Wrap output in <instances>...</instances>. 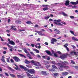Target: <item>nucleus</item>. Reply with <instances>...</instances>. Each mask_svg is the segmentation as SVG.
I'll return each mask as SVG.
<instances>
[{
  "label": "nucleus",
  "mask_w": 78,
  "mask_h": 78,
  "mask_svg": "<svg viewBox=\"0 0 78 78\" xmlns=\"http://www.w3.org/2000/svg\"><path fill=\"white\" fill-rule=\"evenodd\" d=\"M27 71L28 72H29L30 73H31V74H33V73H34L35 71L33 69H31L30 70L28 69Z\"/></svg>",
  "instance_id": "obj_6"
},
{
  "label": "nucleus",
  "mask_w": 78,
  "mask_h": 78,
  "mask_svg": "<svg viewBox=\"0 0 78 78\" xmlns=\"http://www.w3.org/2000/svg\"><path fill=\"white\" fill-rule=\"evenodd\" d=\"M44 44L46 45H48V42H45Z\"/></svg>",
  "instance_id": "obj_54"
},
{
  "label": "nucleus",
  "mask_w": 78,
  "mask_h": 78,
  "mask_svg": "<svg viewBox=\"0 0 78 78\" xmlns=\"http://www.w3.org/2000/svg\"><path fill=\"white\" fill-rule=\"evenodd\" d=\"M71 62L72 64H75V62L73 60H71Z\"/></svg>",
  "instance_id": "obj_40"
},
{
  "label": "nucleus",
  "mask_w": 78,
  "mask_h": 78,
  "mask_svg": "<svg viewBox=\"0 0 78 78\" xmlns=\"http://www.w3.org/2000/svg\"><path fill=\"white\" fill-rule=\"evenodd\" d=\"M50 67V65H47L46 66V67L47 69H49V67Z\"/></svg>",
  "instance_id": "obj_44"
},
{
  "label": "nucleus",
  "mask_w": 78,
  "mask_h": 78,
  "mask_svg": "<svg viewBox=\"0 0 78 78\" xmlns=\"http://www.w3.org/2000/svg\"><path fill=\"white\" fill-rule=\"evenodd\" d=\"M33 50L34 51H36L37 53H39V51L37 49H33Z\"/></svg>",
  "instance_id": "obj_24"
},
{
  "label": "nucleus",
  "mask_w": 78,
  "mask_h": 78,
  "mask_svg": "<svg viewBox=\"0 0 78 78\" xmlns=\"http://www.w3.org/2000/svg\"><path fill=\"white\" fill-rule=\"evenodd\" d=\"M7 62H10L9 58H7Z\"/></svg>",
  "instance_id": "obj_43"
},
{
  "label": "nucleus",
  "mask_w": 78,
  "mask_h": 78,
  "mask_svg": "<svg viewBox=\"0 0 78 78\" xmlns=\"http://www.w3.org/2000/svg\"><path fill=\"white\" fill-rule=\"evenodd\" d=\"M19 55H20V56L21 57H24L25 58H26V56H25V55L21 54H20Z\"/></svg>",
  "instance_id": "obj_34"
},
{
  "label": "nucleus",
  "mask_w": 78,
  "mask_h": 78,
  "mask_svg": "<svg viewBox=\"0 0 78 78\" xmlns=\"http://www.w3.org/2000/svg\"><path fill=\"white\" fill-rule=\"evenodd\" d=\"M72 8L73 9L75 8H76V6L74 5V6H73Z\"/></svg>",
  "instance_id": "obj_50"
},
{
  "label": "nucleus",
  "mask_w": 78,
  "mask_h": 78,
  "mask_svg": "<svg viewBox=\"0 0 78 78\" xmlns=\"http://www.w3.org/2000/svg\"><path fill=\"white\" fill-rule=\"evenodd\" d=\"M8 23H9V22H10V21H11V20L10 19H8Z\"/></svg>",
  "instance_id": "obj_60"
},
{
  "label": "nucleus",
  "mask_w": 78,
  "mask_h": 78,
  "mask_svg": "<svg viewBox=\"0 0 78 78\" xmlns=\"http://www.w3.org/2000/svg\"><path fill=\"white\" fill-rule=\"evenodd\" d=\"M62 15H63L64 16H65L66 17H67L68 16V15L66 14L65 12H62Z\"/></svg>",
  "instance_id": "obj_20"
},
{
  "label": "nucleus",
  "mask_w": 78,
  "mask_h": 78,
  "mask_svg": "<svg viewBox=\"0 0 78 78\" xmlns=\"http://www.w3.org/2000/svg\"><path fill=\"white\" fill-rule=\"evenodd\" d=\"M26 44L27 45V46H29V47H31V45L30 44H28V43H26Z\"/></svg>",
  "instance_id": "obj_42"
},
{
  "label": "nucleus",
  "mask_w": 78,
  "mask_h": 78,
  "mask_svg": "<svg viewBox=\"0 0 78 78\" xmlns=\"http://www.w3.org/2000/svg\"><path fill=\"white\" fill-rule=\"evenodd\" d=\"M26 23L27 24H32V23L31 22L28 21L26 22Z\"/></svg>",
  "instance_id": "obj_31"
},
{
  "label": "nucleus",
  "mask_w": 78,
  "mask_h": 78,
  "mask_svg": "<svg viewBox=\"0 0 78 78\" xmlns=\"http://www.w3.org/2000/svg\"><path fill=\"white\" fill-rule=\"evenodd\" d=\"M13 59L15 62H19V61H20V60L19 59V58L17 56L13 57Z\"/></svg>",
  "instance_id": "obj_4"
},
{
  "label": "nucleus",
  "mask_w": 78,
  "mask_h": 78,
  "mask_svg": "<svg viewBox=\"0 0 78 78\" xmlns=\"http://www.w3.org/2000/svg\"><path fill=\"white\" fill-rule=\"evenodd\" d=\"M7 46H8L9 47V48H13V47L11 45H9V44H7Z\"/></svg>",
  "instance_id": "obj_35"
},
{
  "label": "nucleus",
  "mask_w": 78,
  "mask_h": 78,
  "mask_svg": "<svg viewBox=\"0 0 78 78\" xmlns=\"http://www.w3.org/2000/svg\"><path fill=\"white\" fill-rule=\"evenodd\" d=\"M41 74L43 75H44L45 76H46V75H48V73H47L46 72V71H41Z\"/></svg>",
  "instance_id": "obj_10"
},
{
  "label": "nucleus",
  "mask_w": 78,
  "mask_h": 78,
  "mask_svg": "<svg viewBox=\"0 0 78 78\" xmlns=\"http://www.w3.org/2000/svg\"><path fill=\"white\" fill-rule=\"evenodd\" d=\"M70 3H71V4L72 5H77V4H78V3H77V1H76V2H71Z\"/></svg>",
  "instance_id": "obj_17"
},
{
  "label": "nucleus",
  "mask_w": 78,
  "mask_h": 78,
  "mask_svg": "<svg viewBox=\"0 0 78 78\" xmlns=\"http://www.w3.org/2000/svg\"><path fill=\"white\" fill-rule=\"evenodd\" d=\"M44 64H45V65H47V64H49V62H48L46 61H44Z\"/></svg>",
  "instance_id": "obj_25"
},
{
  "label": "nucleus",
  "mask_w": 78,
  "mask_h": 78,
  "mask_svg": "<svg viewBox=\"0 0 78 78\" xmlns=\"http://www.w3.org/2000/svg\"><path fill=\"white\" fill-rule=\"evenodd\" d=\"M47 60H48V61H50V57H48L47 58Z\"/></svg>",
  "instance_id": "obj_53"
},
{
  "label": "nucleus",
  "mask_w": 78,
  "mask_h": 78,
  "mask_svg": "<svg viewBox=\"0 0 78 78\" xmlns=\"http://www.w3.org/2000/svg\"><path fill=\"white\" fill-rule=\"evenodd\" d=\"M16 23H18V24H20L21 23V22L19 20H16L15 21Z\"/></svg>",
  "instance_id": "obj_26"
},
{
  "label": "nucleus",
  "mask_w": 78,
  "mask_h": 78,
  "mask_svg": "<svg viewBox=\"0 0 78 78\" xmlns=\"http://www.w3.org/2000/svg\"><path fill=\"white\" fill-rule=\"evenodd\" d=\"M5 56H4V55H3L2 56V58L1 59V60L2 61V62H5Z\"/></svg>",
  "instance_id": "obj_16"
},
{
  "label": "nucleus",
  "mask_w": 78,
  "mask_h": 78,
  "mask_svg": "<svg viewBox=\"0 0 78 78\" xmlns=\"http://www.w3.org/2000/svg\"><path fill=\"white\" fill-rule=\"evenodd\" d=\"M10 76H12V77H15V75L13 74H10Z\"/></svg>",
  "instance_id": "obj_41"
},
{
  "label": "nucleus",
  "mask_w": 78,
  "mask_h": 78,
  "mask_svg": "<svg viewBox=\"0 0 78 78\" xmlns=\"http://www.w3.org/2000/svg\"><path fill=\"white\" fill-rule=\"evenodd\" d=\"M23 50L24 52H25V53H28V51H27V50H26V49H24Z\"/></svg>",
  "instance_id": "obj_39"
},
{
  "label": "nucleus",
  "mask_w": 78,
  "mask_h": 78,
  "mask_svg": "<svg viewBox=\"0 0 78 78\" xmlns=\"http://www.w3.org/2000/svg\"><path fill=\"white\" fill-rule=\"evenodd\" d=\"M62 75H63V76H66V75H67L68 74V73L67 72H62Z\"/></svg>",
  "instance_id": "obj_23"
},
{
  "label": "nucleus",
  "mask_w": 78,
  "mask_h": 78,
  "mask_svg": "<svg viewBox=\"0 0 78 78\" xmlns=\"http://www.w3.org/2000/svg\"><path fill=\"white\" fill-rule=\"evenodd\" d=\"M41 41V39L40 38H38L37 39V41Z\"/></svg>",
  "instance_id": "obj_64"
},
{
  "label": "nucleus",
  "mask_w": 78,
  "mask_h": 78,
  "mask_svg": "<svg viewBox=\"0 0 78 78\" xmlns=\"http://www.w3.org/2000/svg\"><path fill=\"white\" fill-rule=\"evenodd\" d=\"M37 57H38V58H41V56H40V55H38L37 56Z\"/></svg>",
  "instance_id": "obj_61"
},
{
  "label": "nucleus",
  "mask_w": 78,
  "mask_h": 78,
  "mask_svg": "<svg viewBox=\"0 0 78 78\" xmlns=\"http://www.w3.org/2000/svg\"><path fill=\"white\" fill-rule=\"evenodd\" d=\"M8 68L9 70H11V71H12V72H13V71H14V70L13 69H12V68H11V67L9 66H8Z\"/></svg>",
  "instance_id": "obj_27"
},
{
  "label": "nucleus",
  "mask_w": 78,
  "mask_h": 78,
  "mask_svg": "<svg viewBox=\"0 0 78 78\" xmlns=\"http://www.w3.org/2000/svg\"><path fill=\"white\" fill-rule=\"evenodd\" d=\"M54 55L55 57H58V55H57V54L55 53L54 54Z\"/></svg>",
  "instance_id": "obj_45"
},
{
  "label": "nucleus",
  "mask_w": 78,
  "mask_h": 78,
  "mask_svg": "<svg viewBox=\"0 0 78 78\" xmlns=\"http://www.w3.org/2000/svg\"><path fill=\"white\" fill-rule=\"evenodd\" d=\"M24 62L26 64H29V63H30V62L28 61V60H27V59H25V61Z\"/></svg>",
  "instance_id": "obj_28"
},
{
  "label": "nucleus",
  "mask_w": 78,
  "mask_h": 78,
  "mask_svg": "<svg viewBox=\"0 0 78 78\" xmlns=\"http://www.w3.org/2000/svg\"><path fill=\"white\" fill-rule=\"evenodd\" d=\"M27 56L28 58H29V59H33V57H31V56L30 55L29 52H28V53L27 55Z\"/></svg>",
  "instance_id": "obj_9"
},
{
  "label": "nucleus",
  "mask_w": 78,
  "mask_h": 78,
  "mask_svg": "<svg viewBox=\"0 0 78 78\" xmlns=\"http://www.w3.org/2000/svg\"><path fill=\"white\" fill-rule=\"evenodd\" d=\"M24 66H22V65H20V68H22V69H23V68H24Z\"/></svg>",
  "instance_id": "obj_46"
},
{
  "label": "nucleus",
  "mask_w": 78,
  "mask_h": 78,
  "mask_svg": "<svg viewBox=\"0 0 78 78\" xmlns=\"http://www.w3.org/2000/svg\"><path fill=\"white\" fill-rule=\"evenodd\" d=\"M72 39L73 41H78V39L76 38V37H72Z\"/></svg>",
  "instance_id": "obj_18"
},
{
  "label": "nucleus",
  "mask_w": 78,
  "mask_h": 78,
  "mask_svg": "<svg viewBox=\"0 0 78 78\" xmlns=\"http://www.w3.org/2000/svg\"><path fill=\"white\" fill-rule=\"evenodd\" d=\"M69 32H70V33H71V34H73L74 36H76V35H75V34L73 31H72V30H70Z\"/></svg>",
  "instance_id": "obj_29"
},
{
  "label": "nucleus",
  "mask_w": 78,
  "mask_h": 78,
  "mask_svg": "<svg viewBox=\"0 0 78 78\" xmlns=\"http://www.w3.org/2000/svg\"><path fill=\"white\" fill-rule=\"evenodd\" d=\"M48 70L49 72H54L55 70V69H54L52 68V69H49Z\"/></svg>",
  "instance_id": "obj_21"
},
{
  "label": "nucleus",
  "mask_w": 78,
  "mask_h": 78,
  "mask_svg": "<svg viewBox=\"0 0 78 78\" xmlns=\"http://www.w3.org/2000/svg\"><path fill=\"white\" fill-rule=\"evenodd\" d=\"M38 34L40 36H43V35H45V34L42 33L41 31H39Z\"/></svg>",
  "instance_id": "obj_22"
},
{
  "label": "nucleus",
  "mask_w": 78,
  "mask_h": 78,
  "mask_svg": "<svg viewBox=\"0 0 78 78\" xmlns=\"http://www.w3.org/2000/svg\"><path fill=\"white\" fill-rule=\"evenodd\" d=\"M3 53V54H6V51H4Z\"/></svg>",
  "instance_id": "obj_57"
},
{
  "label": "nucleus",
  "mask_w": 78,
  "mask_h": 78,
  "mask_svg": "<svg viewBox=\"0 0 78 78\" xmlns=\"http://www.w3.org/2000/svg\"><path fill=\"white\" fill-rule=\"evenodd\" d=\"M52 64H54L55 65H57V66H59L60 68H64L65 67H68L69 68V66H65L67 65H69V62H67V61H64V62H62V63L63 64L62 65L60 63H56L55 62H52Z\"/></svg>",
  "instance_id": "obj_1"
},
{
  "label": "nucleus",
  "mask_w": 78,
  "mask_h": 78,
  "mask_svg": "<svg viewBox=\"0 0 78 78\" xmlns=\"http://www.w3.org/2000/svg\"><path fill=\"white\" fill-rule=\"evenodd\" d=\"M30 63H31V64H34V66H38L37 64V62L33 60H32L31 61H30Z\"/></svg>",
  "instance_id": "obj_5"
},
{
  "label": "nucleus",
  "mask_w": 78,
  "mask_h": 78,
  "mask_svg": "<svg viewBox=\"0 0 78 78\" xmlns=\"http://www.w3.org/2000/svg\"><path fill=\"white\" fill-rule=\"evenodd\" d=\"M5 75H6V76H9V74H8V73H5Z\"/></svg>",
  "instance_id": "obj_49"
},
{
  "label": "nucleus",
  "mask_w": 78,
  "mask_h": 78,
  "mask_svg": "<svg viewBox=\"0 0 78 78\" xmlns=\"http://www.w3.org/2000/svg\"><path fill=\"white\" fill-rule=\"evenodd\" d=\"M29 52H30V54H31V55H34V54H33V52H32L30 51Z\"/></svg>",
  "instance_id": "obj_55"
},
{
  "label": "nucleus",
  "mask_w": 78,
  "mask_h": 78,
  "mask_svg": "<svg viewBox=\"0 0 78 78\" xmlns=\"http://www.w3.org/2000/svg\"><path fill=\"white\" fill-rule=\"evenodd\" d=\"M57 53H58V54H59L60 55L61 54V52H60V51H58Z\"/></svg>",
  "instance_id": "obj_62"
},
{
  "label": "nucleus",
  "mask_w": 78,
  "mask_h": 78,
  "mask_svg": "<svg viewBox=\"0 0 78 78\" xmlns=\"http://www.w3.org/2000/svg\"><path fill=\"white\" fill-rule=\"evenodd\" d=\"M50 16L51 17H53V15L51 14H50Z\"/></svg>",
  "instance_id": "obj_63"
},
{
  "label": "nucleus",
  "mask_w": 78,
  "mask_h": 78,
  "mask_svg": "<svg viewBox=\"0 0 78 78\" xmlns=\"http://www.w3.org/2000/svg\"><path fill=\"white\" fill-rule=\"evenodd\" d=\"M9 44H11V45H15V43L13 41H11L9 42Z\"/></svg>",
  "instance_id": "obj_15"
},
{
  "label": "nucleus",
  "mask_w": 78,
  "mask_h": 78,
  "mask_svg": "<svg viewBox=\"0 0 78 78\" xmlns=\"http://www.w3.org/2000/svg\"><path fill=\"white\" fill-rule=\"evenodd\" d=\"M72 47H73V48H76V47L73 45H72Z\"/></svg>",
  "instance_id": "obj_58"
},
{
  "label": "nucleus",
  "mask_w": 78,
  "mask_h": 78,
  "mask_svg": "<svg viewBox=\"0 0 78 78\" xmlns=\"http://www.w3.org/2000/svg\"><path fill=\"white\" fill-rule=\"evenodd\" d=\"M39 27V25H38L36 24L35 26V27Z\"/></svg>",
  "instance_id": "obj_56"
},
{
  "label": "nucleus",
  "mask_w": 78,
  "mask_h": 78,
  "mask_svg": "<svg viewBox=\"0 0 78 78\" xmlns=\"http://www.w3.org/2000/svg\"><path fill=\"white\" fill-rule=\"evenodd\" d=\"M61 21V20L60 19H58V20H54L53 23L55 24V25H58L59 26H62L63 25V24H62L61 23H57V22H60Z\"/></svg>",
  "instance_id": "obj_2"
},
{
  "label": "nucleus",
  "mask_w": 78,
  "mask_h": 78,
  "mask_svg": "<svg viewBox=\"0 0 78 78\" xmlns=\"http://www.w3.org/2000/svg\"><path fill=\"white\" fill-rule=\"evenodd\" d=\"M48 9V7H45L43 9V11H47Z\"/></svg>",
  "instance_id": "obj_32"
},
{
  "label": "nucleus",
  "mask_w": 78,
  "mask_h": 78,
  "mask_svg": "<svg viewBox=\"0 0 78 78\" xmlns=\"http://www.w3.org/2000/svg\"><path fill=\"white\" fill-rule=\"evenodd\" d=\"M57 42V40L56 39L53 38L51 40V44H54L55 42Z\"/></svg>",
  "instance_id": "obj_7"
},
{
  "label": "nucleus",
  "mask_w": 78,
  "mask_h": 78,
  "mask_svg": "<svg viewBox=\"0 0 78 78\" xmlns=\"http://www.w3.org/2000/svg\"><path fill=\"white\" fill-rule=\"evenodd\" d=\"M45 51L48 54L50 55V56H52V54L51 53V52L50 51H49L48 50H46Z\"/></svg>",
  "instance_id": "obj_14"
},
{
  "label": "nucleus",
  "mask_w": 78,
  "mask_h": 78,
  "mask_svg": "<svg viewBox=\"0 0 78 78\" xmlns=\"http://www.w3.org/2000/svg\"><path fill=\"white\" fill-rule=\"evenodd\" d=\"M73 53H74V55L76 56L77 57L78 56V54L76 53V52L73 51L71 52V55H72Z\"/></svg>",
  "instance_id": "obj_12"
},
{
  "label": "nucleus",
  "mask_w": 78,
  "mask_h": 78,
  "mask_svg": "<svg viewBox=\"0 0 78 78\" xmlns=\"http://www.w3.org/2000/svg\"><path fill=\"white\" fill-rule=\"evenodd\" d=\"M6 32H7V33H9V32H10V31L9 30H6Z\"/></svg>",
  "instance_id": "obj_59"
},
{
  "label": "nucleus",
  "mask_w": 78,
  "mask_h": 78,
  "mask_svg": "<svg viewBox=\"0 0 78 78\" xmlns=\"http://www.w3.org/2000/svg\"><path fill=\"white\" fill-rule=\"evenodd\" d=\"M23 69H24L25 71H28V70H29V69H27V68L25 66L24 67V68H23Z\"/></svg>",
  "instance_id": "obj_36"
},
{
  "label": "nucleus",
  "mask_w": 78,
  "mask_h": 78,
  "mask_svg": "<svg viewBox=\"0 0 78 78\" xmlns=\"http://www.w3.org/2000/svg\"><path fill=\"white\" fill-rule=\"evenodd\" d=\"M52 75L54 77H57V76H59V73H54L52 74Z\"/></svg>",
  "instance_id": "obj_8"
},
{
  "label": "nucleus",
  "mask_w": 78,
  "mask_h": 78,
  "mask_svg": "<svg viewBox=\"0 0 78 78\" xmlns=\"http://www.w3.org/2000/svg\"><path fill=\"white\" fill-rule=\"evenodd\" d=\"M34 44H31V46H32V47H34Z\"/></svg>",
  "instance_id": "obj_52"
},
{
  "label": "nucleus",
  "mask_w": 78,
  "mask_h": 78,
  "mask_svg": "<svg viewBox=\"0 0 78 78\" xmlns=\"http://www.w3.org/2000/svg\"><path fill=\"white\" fill-rule=\"evenodd\" d=\"M75 68L77 70H78V66H74Z\"/></svg>",
  "instance_id": "obj_51"
},
{
  "label": "nucleus",
  "mask_w": 78,
  "mask_h": 78,
  "mask_svg": "<svg viewBox=\"0 0 78 78\" xmlns=\"http://www.w3.org/2000/svg\"><path fill=\"white\" fill-rule=\"evenodd\" d=\"M70 17L71 19H74V18H75V17L73 16H70Z\"/></svg>",
  "instance_id": "obj_47"
},
{
  "label": "nucleus",
  "mask_w": 78,
  "mask_h": 78,
  "mask_svg": "<svg viewBox=\"0 0 78 78\" xmlns=\"http://www.w3.org/2000/svg\"><path fill=\"white\" fill-rule=\"evenodd\" d=\"M70 3V1L69 0H66L65 1V5L66 6H68L69 5Z\"/></svg>",
  "instance_id": "obj_11"
},
{
  "label": "nucleus",
  "mask_w": 78,
  "mask_h": 78,
  "mask_svg": "<svg viewBox=\"0 0 78 78\" xmlns=\"http://www.w3.org/2000/svg\"><path fill=\"white\" fill-rule=\"evenodd\" d=\"M11 28V30H14V27L15 28L16 27L15 26H10Z\"/></svg>",
  "instance_id": "obj_38"
},
{
  "label": "nucleus",
  "mask_w": 78,
  "mask_h": 78,
  "mask_svg": "<svg viewBox=\"0 0 78 78\" xmlns=\"http://www.w3.org/2000/svg\"><path fill=\"white\" fill-rule=\"evenodd\" d=\"M54 31H55V34H60V31L59 30H58V29H55V30H54Z\"/></svg>",
  "instance_id": "obj_13"
},
{
  "label": "nucleus",
  "mask_w": 78,
  "mask_h": 78,
  "mask_svg": "<svg viewBox=\"0 0 78 78\" xmlns=\"http://www.w3.org/2000/svg\"><path fill=\"white\" fill-rule=\"evenodd\" d=\"M67 58V55L66 54H63L60 56V58H61L62 60H64L65 59Z\"/></svg>",
  "instance_id": "obj_3"
},
{
  "label": "nucleus",
  "mask_w": 78,
  "mask_h": 78,
  "mask_svg": "<svg viewBox=\"0 0 78 78\" xmlns=\"http://www.w3.org/2000/svg\"><path fill=\"white\" fill-rule=\"evenodd\" d=\"M68 45H69V44L67 43L65 44V45H63V46H64V47H65V48H67V46H68Z\"/></svg>",
  "instance_id": "obj_33"
},
{
  "label": "nucleus",
  "mask_w": 78,
  "mask_h": 78,
  "mask_svg": "<svg viewBox=\"0 0 78 78\" xmlns=\"http://www.w3.org/2000/svg\"><path fill=\"white\" fill-rule=\"evenodd\" d=\"M50 15H48L47 16H44V19L45 20H48L50 18Z\"/></svg>",
  "instance_id": "obj_19"
},
{
  "label": "nucleus",
  "mask_w": 78,
  "mask_h": 78,
  "mask_svg": "<svg viewBox=\"0 0 78 78\" xmlns=\"http://www.w3.org/2000/svg\"><path fill=\"white\" fill-rule=\"evenodd\" d=\"M66 48V50L67 51H70V50H69V48L68 47Z\"/></svg>",
  "instance_id": "obj_48"
},
{
  "label": "nucleus",
  "mask_w": 78,
  "mask_h": 78,
  "mask_svg": "<svg viewBox=\"0 0 78 78\" xmlns=\"http://www.w3.org/2000/svg\"><path fill=\"white\" fill-rule=\"evenodd\" d=\"M52 67L54 69H58V67L56 66H55V65H52Z\"/></svg>",
  "instance_id": "obj_30"
},
{
  "label": "nucleus",
  "mask_w": 78,
  "mask_h": 78,
  "mask_svg": "<svg viewBox=\"0 0 78 78\" xmlns=\"http://www.w3.org/2000/svg\"><path fill=\"white\" fill-rule=\"evenodd\" d=\"M10 61L12 63H14V61L12 58H11L10 59Z\"/></svg>",
  "instance_id": "obj_37"
}]
</instances>
